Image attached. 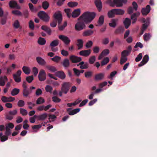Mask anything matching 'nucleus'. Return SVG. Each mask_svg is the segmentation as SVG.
Masks as SVG:
<instances>
[{"mask_svg": "<svg viewBox=\"0 0 157 157\" xmlns=\"http://www.w3.org/2000/svg\"><path fill=\"white\" fill-rule=\"evenodd\" d=\"M95 13L94 12H86L81 15L78 20H82L86 24H87L91 22L95 17Z\"/></svg>", "mask_w": 157, "mask_h": 157, "instance_id": "f257e3e1", "label": "nucleus"}, {"mask_svg": "<svg viewBox=\"0 0 157 157\" xmlns=\"http://www.w3.org/2000/svg\"><path fill=\"white\" fill-rule=\"evenodd\" d=\"M127 2V0H108L107 3L110 6L114 7L116 6L117 7H121L123 6V3H125Z\"/></svg>", "mask_w": 157, "mask_h": 157, "instance_id": "f03ea898", "label": "nucleus"}, {"mask_svg": "<svg viewBox=\"0 0 157 157\" xmlns=\"http://www.w3.org/2000/svg\"><path fill=\"white\" fill-rule=\"evenodd\" d=\"M38 16L44 22H48L49 21L50 17L44 11H40L39 12Z\"/></svg>", "mask_w": 157, "mask_h": 157, "instance_id": "7ed1b4c3", "label": "nucleus"}, {"mask_svg": "<svg viewBox=\"0 0 157 157\" xmlns=\"http://www.w3.org/2000/svg\"><path fill=\"white\" fill-rule=\"evenodd\" d=\"M75 25V28L76 30L80 31L83 29H85L86 26L85 23L82 20H79Z\"/></svg>", "mask_w": 157, "mask_h": 157, "instance_id": "20e7f679", "label": "nucleus"}, {"mask_svg": "<svg viewBox=\"0 0 157 157\" xmlns=\"http://www.w3.org/2000/svg\"><path fill=\"white\" fill-rule=\"evenodd\" d=\"M61 90L64 94H66L68 92L70 87L71 86V83L69 82H64L61 85Z\"/></svg>", "mask_w": 157, "mask_h": 157, "instance_id": "39448f33", "label": "nucleus"}, {"mask_svg": "<svg viewBox=\"0 0 157 157\" xmlns=\"http://www.w3.org/2000/svg\"><path fill=\"white\" fill-rule=\"evenodd\" d=\"M14 127V125L12 123L9 122L6 125L5 134L7 136H9L11 133L10 129L13 128Z\"/></svg>", "mask_w": 157, "mask_h": 157, "instance_id": "423d86ee", "label": "nucleus"}, {"mask_svg": "<svg viewBox=\"0 0 157 157\" xmlns=\"http://www.w3.org/2000/svg\"><path fill=\"white\" fill-rule=\"evenodd\" d=\"M22 73L20 70H18L16 74L13 75V78L15 81L17 83H19L21 81V74Z\"/></svg>", "mask_w": 157, "mask_h": 157, "instance_id": "0eeeda50", "label": "nucleus"}, {"mask_svg": "<svg viewBox=\"0 0 157 157\" xmlns=\"http://www.w3.org/2000/svg\"><path fill=\"white\" fill-rule=\"evenodd\" d=\"M53 17L55 20L57 21L58 23L60 24L62 21V14L60 11H58L55 13L53 15Z\"/></svg>", "mask_w": 157, "mask_h": 157, "instance_id": "6e6552de", "label": "nucleus"}, {"mask_svg": "<svg viewBox=\"0 0 157 157\" xmlns=\"http://www.w3.org/2000/svg\"><path fill=\"white\" fill-rule=\"evenodd\" d=\"M46 74L44 70H41L38 75V78L40 81H43L46 79Z\"/></svg>", "mask_w": 157, "mask_h": 157, "instance_id": "1a4fd4ad", "label": "nucleus"}, {"mask_svg": "<svg viewBox=\"0 0 157 157\" xmlns=\"http://www.w3.org/2000/svg\"><path fill=\"white\" fill-rule=\"evenodd\" d=\"M59 38L62 40L66 45H68L70 43L71 40L67 36L64 35H60L59 36Z\"/></svg>", "mask_w": 157, "mask_h": 157, "instance_id": "9d476101", "label": "nucleus"}, {"mask_svg": "<svg viewBox=\"0 0 157 157\" xmlns=\"http://www.w3.org/2000/svg\"><path fill=\"white\" fill-rule=\"evenodd\" d=\"M70 59L73 63H77L82 60V58L75 56L72 55L70 57Z\"/></svg>", "mask_w": 157, "mask_h": 157, "instance_id": "9b49d317", "label": "nucleus"}, {"mask_svg": "<svg viewBox=\"0 0 157 157\" xmlns=\"http://www.w3.org/2000/svg\"><path fill=\"white\" fill-rule=\"evenodd\" d=\"M151 7L149 5L147 6L145 8H142L141 12L143 15H146L150 11Z\"/></svg>", "mask_w": 157, "mask_h": 157, "instance_id": "f8f14e48", "label": "nucleus"}, {"mask_svg": "<svg viewBox=\"0 0 157 157\" xmlns=\"http://www.w3.org/2000/svg\"><path fill=\"white\" fill-rule=\"evenodd\" d=\"M9 5L11 8H16L17 9L20 8V7L17 4V2L14 0L10 1Z\"/></svg>", "mask_w": 157, "mask_h": 157, "instance_id": "ddd939ff", "label": "nucleus"}, {"mask_svg": "<svg viewBox=\"0 0 157 157\" xmlns=\"http://www.w3.org/2000/svg\"><path fill=\"white\" fill-rule=\"evenodd\" d=\"M15 100L14 98L10 97H6V96H2L1 98V100L4 102H11Z\"/></svg>", "mask_w": 157, "mask_h": 157, "instance_id": "4468645a", "label": "nucleus"}, {"mask_svg": "<svg viewBox=\"0 0 157 157\" xmlns=\"http://www.w3.org/2000/svg\"><path fill=\"white\" fill-rule=\"evenodd\" d=\"M91 53L90 49L82 50L80 52L79 54L80 55L85 57L88 56Z\"/></svg>", "mask_w": 157, "mask_h": 157, "instance_id": "2eb2a0df", "label": "nucleus"}, {"mask_svg": "<svg viewBox=\"0 0 157 157\" xmlns=\"http://www.w3.org/2000/svg\"><path fill=\"white\" fill-rule=\"evenodd\" d=\"M56 74V76L62 79H64L65 78L66 75L64 72L62 71H58Z\"/></svg>", "mask_w": 157, "mask_h": 157, "instance_id": "dca6fc26", "label": "nucleus"}, {"mask_svg": "<svg viewBox=\"0 0 157 157\" xmlns=\"http://www.w3.org/2000/svg\"><path fill=\"white\" fill-rule=\"evenodd\" d=\"M95 4L98 11H101L102 8V2L101 0H95Z\"/></svg>", "mask_w": 157, "mask_h": 157, "instance_id": "f3484780", "label": "nucleus"}, {"mask_svg": "<svg viewBox=\"0 0 157 157\" xmlns=\"http://www.w3.org/2000/svg\"><path fill=\"white\" fill-rule=\"evenodd\" d=\"M36 59L37 62L40 65L44 66L46 64V63L45 61L40 57H36Z\"/></svg>", "mask_w": 157, "mask_h": 157, "instance_id": "a211bd4d", "label": "nucleus"}, {"mask_svg": "<svg viewBox=\"0 0 157 157\" xmlns=\"http://www.w3.org/2000/svg\"><path fill=\"white\" fill-rule=\"evenodd\" d=\"M8 15V13L6 12L5 13L4 16L2 17H1L0 23L2 25H4L6 23Z\"/></svg>", "mask_w": 157, "mask_h": 157, "instance_id": "6ab92c4d", "label": "nucleus"}, {"mask_svg": "<svg viewBox=\"0 0 157 157\" xmlns=\"http://www.w3.org/2000/svg\"><path fill=\"white\" fill-rule=\"evenodd\" d=\"M81 13V10L80 9L75 10L73 11L71 14V16L73 18H76L78 17Z\"/></svg>", "mask_w": 157, "mask_h": 157, "instance_id": "aec40b11", "label": "nucleus"}, {"mask_svg": "<svg viewBox=\"0 0 157 157\" xmlns=\"http://www.w3.org/2000/svg\"><path fill=\"white\" fill-rule=\"evenodd\" d=\"M80 65V68L81 69H86L88 68L89 64L87 63H84V61L81 62L79 64H77V66Z\"/></svg>", "mask_w": 157, "mask_h": 157, "instance_id": "412c9836", "label": "nucleus"}, {"mask_svg": "<svg viewBox=\"0 0 157 157\" xmlns=\"http://www.w3.org/2000/svg\"><path fill=\"white\" fill-rule=\"evenodd\" d=\"M61 64L64 68L68 67L70 66L69 60L68 59L66 58L62 62Z\"/></svg>", "mask_w": 157, "mask_h": 157, "instance_id": "4be33fe9", "label": "nucleus"}, {"mask_svg": "<svg viewBox=\"0 0 157 157\" xmlns=\"http://www.w3.org/2000/svg\"><path fill=\"white\" fill-rule=\"evenodd\" d=\"M124 30V27L121 26L118 27L114 31V33L115 34H118L122 33Z\"/></svg>", "mask_w": 157, "mask_h": 157, "instance_id": "5701e85b", "label": "nucleus"}, {"mask_svg": "<svg viewBox=\"0 0 157 157\" xmlns=\"http://www.w3.org/2000/svg\"><path fill=\"white\" fill-rule=\"evenodd\" d=\"M72 109H68L67 110L69 114L71 115H74L80 111V109H75L73 110Z\"/></svg>", "mask_w": 157, "mask_h": 157, "instance_id": "b1692460", "label": "nucleus"}, {"mask_svg": "<svg viewBox=\"0 0 157 157\" xmlns=\"http://www.w3.org/2000/svg\"><path fill=\"white\" fill-rule=\"evenodd\" d=\"M118 20L117 18L113 19L111 20V23H109V25L110 26L115 28L117 25V23Z\"/></svg>", "mask_w": 157, "mask_h": 157, "instance_id": "393cba45", "label": "nucleus"}, {"mask_svg": "<svg viewBox=\"0 0 157 157\" xmlns=\"http://www.w3.org/2000/svg\"><path fill=\"white\" fill-rule=\"evenodd\" d=\"M125 28L128 29L131 24V21L130 19L128 17L126 18L123 22Z\"/></svg>", "mask_w": 157, "mask_h": 157, "instance_id": "a878e982", "label": "nucleus"}, {"mask_svg": "<svg viewBox=\"0 0 157 157\" xmlns=\"http://www.w3.org/2000/svg\"><path fill=\"white\" fill-rule=\"evenodd\" d=\"M8 80V78L6 76L0 77V86H3L5 84V81Z\"/></svg>", "mask_w": 157, "mask_h": 157, "instance_id": "bb28decb", "label": "nucleus"}, {"mask_svg": "<svg viewBox=\"0 0 157 157\" xmlns=\"http://www.w3.org/2000/svg\"><path fill=\"white\" fill-rule=\"evenodd\" d=\"M139 12H137L134 13L131 16V19L132 20V24H133L136 22L137 20V17L139 15Z\"/></svg>", "mask_w": 157, "mask_h": 157, "instance_id": "cd10ccee", "label": "nucleus"}, {"mask_svg": "<svg viewBox=\"0 0 157 157\" xmlns=\"http://www.w3.org/2000/svg\"><path fill=\"white\" fill-rule=\"evenodd\" d=\"M115 14L117 15H122L124 13V11L122 9H114Z\"/></svg>", "mask_w": 157, "mask_h": 157, "instance_id": "c85d7f7f", "label": "nucleus"}, {"mask_svg": "<svg viewBox=\"0 0 157 157\" xmlns=\"http://www.w3.org/2000/svg\"><path fill=\"white\" fill-rule=\"evenodd\" d=\"M41 29L47 32L49 35L51 34L52 31L50 28L46 25H43L41 26Z\"/></svg>", "mask_w": 157, "mask_h": 157, "instance_id": "c756f323", "label": "nucleus"}, {"mask_svg": "<svg viewBox=\"0 0 157 157\" xmlns=\"http://www.w3.org/2000/svg\"><path fill=\"white\" fill-rule=\"evenodd\" d=\"M94 31L90 29L84 31L83 33V36H90L92 35Z\"/></svg>", "mask_w": 157, "mask_h": 157, "instance_id": "7c9ffc66", "label": "nucleus"}, {"mask_svg": "<svg viewBox=\"0 0 157 157\" xmlns=\"http://www.w3.org/2000/svg\"><path fill=\"white\" fill-rule=\"evenodd\" d=\"M104 76V73H100L95 75V78L96 80H101L103 79Z\"/></svg>", "mask_w": 157, "mask_h": 157, "instance_id": "2f4dec72", "label": "nucleus"}, {"mask_svg": "<svg viewBox=\"0 0 157 157\" xmlns=\"http://www.w3.org/2000/svg\"><path fill=\"white\" fill-rule=\"evenodd\" d=\"M150 18H148L147 19L146 23H145L142 25L141 29L145 31L149 26L150 24Z\"/></svg>", "mask_w": 157, "mask_h": 157, "instance_id": "473e14b6", "label": "nucleus"}, {"mask_svg": "<svg viewBox=\"0 0 157 157\" xmlns=\"http://www.w3.org/2000/svg\"><path fill=\"white\" fill-rule=\"evenodd\" d=\"M23 94L24 97H27L31 93L32 90H29L28 89H23Z\"/></svg>", "mask_w": 157, "mask_h": 157, "instance_id": "72a5a7b5", "label": "nucleus"}, {"mask_svg": "<svg viewBox=\"0 0 157 157\" xmlns=\"http://www.w3.org/2000/svg\"><path fill=\"white\" fill-rule=\"evenodd\" d=\"M104 22V16L103 15H101L99 17L98 21V24L97 26H101Z\"/></svg>", "mask_w": 157, "mask_h": 157, "instance_id": "f704fd0d", "label": "nucleus"}, {"mask_svg": "<svg viewBox=\"0 0 157 157\" xmlns=\"http://www.w3.org/2000/svg\"><path fill=\"white\" fill-rule=\"evenodd\" d=\"M83 42L81 39H78L77 40V45L78 46V49L79 50L83 47Z\"/></svg>", "mask_w": 157, "mask_h": 157, "instance_id": "c9c22d12", "label": "nucleus"}, {"mask_svg": "<svg viewBox=\"0 0 157 157\" xmlns=\"http://www.w3.org/2000/svg\"><path fill=\"white\" fill-rule=\"evenodd\" d=\"M22 70L26 74L28 75L30 72V68L26 66H23L22 67Z\"/></svg>", "mask_w": 157, "mask_h": 157, "instance_id": "e433bc0d", "label": "nucleus"}, {"mask_svg": "<svg viewBox=\"0 0 157 157\" xmlns=\"http://www.w3.org/2000/svg\"><path fill=\"white\" fill-rule=\"evenodd\" d=\"M20 90L19 89L15 88L12 90L11 94L12 96H14L18 94Z\"/></svg>", "mask_w": 157, "mask_h": 157, "instance_id": "4c0bfd02", "label": "nucleus"}, {"mask_svg": "<svg viewBox=\"0 0 157 157\" xmlns=\"http://www.w3.org/2000/svg\"><path fill=\"white\" fill-rule=\"evenodd\" d=\"M38 43L40 45H43L45 44L46 40L44 38L40 37L38 39Z\"/></svg>", "mask_w": 157, "mask_h": 157, "instance_id": "58836bf2", "label": "nucleus"}, {"mask_svg": "<svg viewBox=\"0 0 157 157\" xmlns=\"http://www.w3.org/2000/svg\"><path fill=\"white\" fill-rule=\"evenodd\" d=\"M109 61V59L108 57L105 58L101 62V65L103 66L106 65Z\"/></svg>", "mask_w": 157, "mask_h": 157, "instance_id": "ea45409f", "label": "nucleus"}, {"mask_svg": "<svg viewBox=\"0 0 157 157\" xmlns=\"http://www.w3.org/2000/svg\"><path fill=\"white\" fill-rule=\"evenodd\" d=\"M46 67L47 69L52 72H55L57 71L56 67L53 66L47 65L46 66Z\"/></svg>", "mask_w": 157, "mask_h": 157, "instance_id": "a19ab883", "label": "nucleus"}, {"mask_svg": "<svg viewBox=\"0 0 157 157\" xmlns=\"http://www.w3.org/2000/svg\"><path fill=\"white\" fill-rule=\"evenodd\" d=\"M16 67V65L15 64H12L11 67H9L7 69V73L10 74Z\"/></svg>", "mask_w": 157, "mask_h": 157, "instance_id": "79ce46f5", "label": "nucleus"}, {"mask_svg": "<svg viewBox=\"0 0 157 157\" xmlns=\"http://www.w3.org/2000/svg\"><path fill=\"white\" fill-rule=\"evenodd\" d=\"M47 116V115L46 113H44L39 116H37V118L38 120H44Z\"/></svg>", "mask_w": 157, "mask_h": 157, "instance_id": "37998d69", "label": "nucleus"}, {"mask_svg": "<svg viewBox=\"0 0 157 157\" xmlns=\"http://www.w3.org/2000/svg\"><path fill=\"white\" fill-rule=\"evenodd\" d=\"M8 136L6 135L2 136V132L0 133V139L1 140V141L2 142H4L6 140L8 139Z\"/></svg>", "mask_w": 157, "mask_h": 157, "instance_id": "c03bdc74", "label": "nucleus"}, {"mask_svg": "<svg viewBox=\"0 0 157 157\" xmlns=\"http://www.w3.org/2000/svg\"><path fill=\"white\" fill-rule=\"evenodd\" d=\"M114 9H113L109 11L108 13V16L109 18H112L114 17L115 11Z\"/></svg>", "mask_w": 157, "mask_h": 157, "instance_id": "a18cd8bd", "label": "nucleus"}, {"mask_svg": "<svg viewBox=\"0 0 157 157\" xmlns=\"http://www.w3.org/2000/svg\"><path fill=\"white\" fill-rule=\"evenodd\" d=\"M42 6L44 10H47L49 6V3L47 1H44L42 2Z\"/></svg>", "mask_w": 157, "mask_h": 157, "instance_id": "49530a36", "label": "nucleus"}, {"mask_svg": "<svg viewBox=\"0 0 157 157\" xmlns=\"http://www.w3.org/2000/svg\"><path fill=\"white\" fill-rule=\"evenodd\" d=\"M78 5V3L76 2H70L67 3V5L68 6L71 8L76 6Z\"/></svg>", "mask_w": 157, "mask_h": 157, "instance_id": "de8ad7c7", "label": "nucleus"}, {"mask_svg": "<svg viewBox=\"0 0 157 157\" xmlns=\"http://www.w3.org/2000/svg\"><path fill=\"white\" fill-rule=\"evenodd\" d=\"M59 44V40H56L52 41L50 44V46L51 47H56Z\"/></svg>", "mask_w": 157, "mask_h": 157, "instance_id": "09e8293b", "label": "nucleus"}, {"mask_svg": "<svg viewBox=\"0 0 157 157\" xmlns=\"http://www.w3.org/2000/svg\"><path fill=\"white\" fill-rule=\"evenodd\" d=\"M44 102V99L41 97H40L37 99L36 101V104L40 105Z\"/></svg>", "mask_w": 157, "mask_h": 157, "instance_id": "8fccbe9b", "label": "nucleus"}, {"mask_svg": "<svg viewBox=\"0 0 157 157\" xmlns=\"http://www.w3.org/2000/svg\"><path fill=\"white\" fill-rule=\"evenodd\" d=\"M96 60V57L93 56H90L89 59V62L90 64H93Z\"/></svg>", "mask_w": 157, "mask_h": 157, "instance_id": "3c124183", "label": "nucleus"}, {"mask_svg": "<svg viewBox=\"0 0 157 157\" xmlns=\"http://www.w3.org/2000/svg\"><path fill=\"white\" fill-rule=\"evenodd\" d=\"M29 6L30 9V10L32 12H36L37 11L36 9V8H34L33 4L29 3Z\"/></svg>", "mask_w": 157, "mask_h": 157, "instance_id": "603ef678", "label": "nucleus"}, {"mask_svg": "<svg viewBox=\"0 0 157 157\" xmlns=\"http://www.w3.org/2000/svg\"><path fill=\"white\" fill-rule=\"evenodd\" d=\"M64 11L66 13L67 16L68 18H69L71 17V9H64Z\"/></svg>", "mask_w": 157, "mask_h": 157, "instance_id": "864d4df0", "label": "nucleus"}, {"mask_svg": "<svg viewBox=\"0 0 157 157\" xmlns=\"http://www.w3.org/2000/svg\"><path fill=\"white\" fill-rule=\"evenodd\" d=\"M85 76L87 78H90L92 75V72L91 71H88L84 73Z\"/></svg>", "mask_w": 157, "mask_h": 157, "instance_id": "5fc2aeb1", "label": "nucleus"}, {"mask_svg": "<svg viewBox=\"0 0 157 157\" xmlns=\"http://www.w3.org/2000/svg\"><path fill=\"white\" fill-rule=\"evenodd\" d=\"M151 37L150 34L149 33H145L144 35V39L145 41H147Z\"/></svg>", "mask_w": 157, "mask_h": 157, "instance_id": "6e6d98bb", "label": "nucleus"}, {"mask_svg": "<svg viewBox=\"0 0 157 157\" xmlns=\"http://www.w3.org/2000/svg\"><path fill=\"white\" fill-rule=\"evenodd\" d=\"M127 60V57H123L121 56L120 59V64L121 65L123 64L124 63H125Z\"/></svg>", "mask_w": 157, "mask_h": 157, "instance_id": "4d7b16f0", "label": "nucleus"}, {"mask_svg": "<svg viewBox=\"0 0 157 157\" xmlns=\"http://www.w3.org/2000/svg\"><path fill=\"white\" fill-rule=\"evenodd\" d=\"M13 116L10 114L9 112L6 114V119L9 120H11L13 118Z\"/></svg>", "mask_w": 157, "mask_h": 157, "instance_id": "13d9d810", "label": "nucleus"}, {"mask_svg": "<svg viewBox=\"0 0 157 157\" xmlns=\"http://www.w3.org/2000/svg\"><path fill=\"white\" fill-rule=\"evenodd\" d=\"M24 105L25 102L23 100H19L17 103V105L19 107H23Z\"/></svg>", "mask_w": 157, "mask_h": 157, "instance_id": "bf43d9fd", "label": "nucleus"}, {"mask_svg": "<svg viewBox=\"0 0 157 157\" xmlns=\"http://www.w3.org/2000/svg\"><path fill=\"white\" fill-rule=\"evenodd\" d=\"M33 79L34 78L33 75L28 76L26 78V81L29 83L31 82L33 80Z\"/></svg>", "mask_w": 157, "mask_h": 157, "instance_id": "052dcab7", "label": "nucleus"}, {"mask_svg": "<svg viewBox=\"0 0 157 157\" xmlns=\"http://www.w3.org/2000/svg\"><path fill=\"white\" fill-rule=\"evenodd\" d=\"M93 44V43L92 41H89L88 42H87L86 43V47L87 48H90L92 47Z\"/></svg>", "mask_w": 157, "mask_h": 157, "instance_id": "680f3d73", "label": "nucleus"}, {"mask_svg": "<svg viewBox=\"0 0 157 157\" xmlns=\"http://www.w3.org/2000/svg\"><path fill=\"white\" fill-rule=\"evenodd\" d=\"M129 54H130L127 52V50H125L121 52V56L124 57H127Z\"/></svg>", "mask_w": 157, "mask_h": 157, "instance_id": "e2e57ef3", "label": "nucleus"}, {"mask_svg": "<svg viewBox=\"0 0 157 157\" xmlns=\"http://www.w3.org/2000/svg\"><path fill=\"white\" fill-rule=\"evenodd\" d=\"M45 90L47 92L51 93L52 90V87L50 85H47L45 88Z\"/></svg>", "mask_w": 157, "mask_h": 157, "instance_id": "0e129e2a", "label": "nucleus"}, {"mask_svg": "<svg viewBox=\"0 0 157 157\" xmlns=\"http://www.w3.org/2000/svg\"><path fill=\"white\" fill-rule=\"evenodd\" d=\"M12 13L13 14L18 15V16H22V13L21 12L17 10H13L12 11Z\"/></svg>", "mask_w": 157, "mask_h": 157, "instance_id": "69168bd1", "label": "nucleus"}, {"mask_svg": "<svg viewBox=\"0 0 157 157\" xmlns=\"http://www.w3.org/2000/svg\"><path fill=\"white\" fill-rule=\"evenodd\" d=\"M13 27L16 29H18L20 26L19 22L18 20H16L13 25Z\"/></svg>", "mask_w": 157, "mask_h": 157, "instance_id": "338daca9", "label": "nucleus"}, {"mask_svg": "<svg viewBox=\"0 0 157 157\" xmlns=\"http://www.w3.org/2000/svg\"><path fill=\"white\" fill-rule=\"evenodd\" d=\"M100 51V48L99 47L96 46L93 48V53H98Z\"/></svg>", "mask_w": 157, "mask_h": 157, "instance_id": "774afa93", "label": "nucleus"}]
</instances>
